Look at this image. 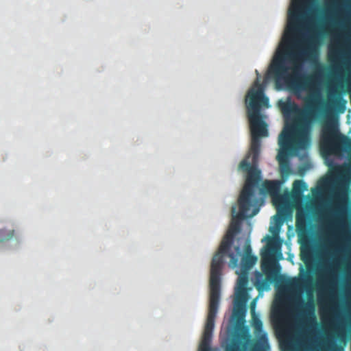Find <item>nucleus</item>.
Returning <instances> with one entry per match:
<instances>
[{
    "mask_svg": "<svg viewBox=\"0 0 351 351\" xmlns=\"http://www.w3.org/2000/svg\"><path fill=\"white\" fill-rule=\"evenodd\" d=\"M346 101L341 97H337L331 100V104L338 112H343L346 108Z\"/></svg>",
    "mask_w": 351,
    "mask_h": 351,
    "instance_id": "2eb2a0df",
    "label": "nucleus"
},
{
    "mask_svg": "<svg viewBox=\"0 0 351 351\" xmlns=\"http://www.w3.org/2000/svg\"><path fill=\"white\" fill-rule=\"evenodd\" d=\"M309 275L305 276L302 279L291 278L286 282V287L289 290L296 291L300 289L302 282H306L311 280Z\"/></svg>",
    "mask_w": 351,
    "mask_h": 351,
    "instance_id": "9d476101",
    "label": "nucleus"
},
{
    "mask_svg": "<svg viewBox=\"0 0 351 351\" xmlns=\"http://www.w3.org/2000/svg\"><path fill=\"white\" fill-rule=\"evenodd\" d=\"M247 117L250 125L252 141L250 154L239 164V169L247 172L245 184L239 195L241 215H246L249 206L253 201V189L257 187L261 180V171L257 169L261 152V136H267V124L262 120L261 107H269V99L264 94V87L258 79L254 82L247 95Z\"/></svg>",
    "mask_w": 351,
    "mask_h": 351,
    "instance_id": "f03ea898",
    "label": "nucleus"
},
{
    "mask_svg": "<svg viewBox=\"0 0 351 351\" xmlns=\"http://www.w3.org/2000/svg\"><path fill=\"white\" fill-rule=\"evenodd\" d=\"M253 326L255 331L257 332H260L263 330V323L258 318H254L253 319Z\"/></svg>",
    "mask_w": 351,
    "mask_h": 351,
    "instance_id": "f3484780",
    "label": "nucleus"
},
{
    "mask_svg": "<svg viewBox=\"0 0 351 351\" xmlns=\"http://www.w3.org/2000/svg\"><path fill=\"white\" fill-rule=\"evenodd\" d=\"M247 298H237L234 299V306L233 310V317L239 319H243L245 316V305Z\"/></svg>",
    "mask_w": 351,
    "mask_h": 351,
    "instance_id": "6e6552de",
    "label": "nucleus"
},
{
    "mask_svg": "<svg viewBox=\"0 0 351 351\" xmlns=\"http://www.w3.org/2000/svg\"><path fill=\"white\" fill-rule=\"evenodd\" d=\"M257 257L254 255H243L241 265L243 272H247L256 263Z\"/></svg>",
    "mask_w": 351,
    "mask_h": 351,
    "instance_id": "f8f14e48",
    "label": "nucleus"
},
{
    "mask_svg": "<svg viewBox=\"0 0 351 351\" xmlns=\"http://www.w3.org/2000/svg\"><path fill=\"white\" fill-rule=\"evenodd\" d=\"M312 0H293L288 13L286 30H300L303 10Z\"/></svg>",
    "mask_w": 351,
    "mask_h": 351,
    "instance_id": "20e7f679",
    "label": "nucleus"
},
{
    "mask_svg": "<svg viewBox=\"0 0 351 351\" xmlns=\"http://www.w3.org/2000/svg\"><path fill=\"white\" fill-rule=\"evenodd\" d=\"M302 258L304 261H306V258H305V254H302Z\"/></svg>",
    "mask_w": 351,
    "mask_h": 351,
    "instance_id": "5701e85b",
    "label": "nucleus"
},
{
    "mask_svg": "<svg viewBox=\"0 0 351 351\" xmlns=\"http://www.w3.org/2000/svg\"><path fill=\"white\" fill-rule=\"evenodd\" d=\"M14 235V230H8L5 229L0 230V242L7 241L11 239Z\"/></svg>",
    "mask_w": 351,
    "mask_h": 351,
    "instance_id": "dca6fc26",
    "label": "nucleus"
},
{
    "mask_svg": "<svg viewBox=\"0 0 351 351\" xmlns=\"http://www.w3.org/2000/svg\"><path fill=\"white\" fill-rule=\"evenodd\" d=\"M295 304L297 306H301L300 313L308 326H315L317 324L316 317L315 315V304L313 300H308L304 302L299 295L294 298Z\"/></svg>",
    "mask_w": 351,
    "mask_h": 351,
    "instance_id": "39448f33",
    "label": "nucleus"
},
{
    "mask_svg": "<svg viewBox=\"0 0 351 351\" xmlns=\"http://www.w3.org/2000/svg\"><path fill=\"white\" fill-rule=\"evenodd\" d=\"M295 227L298 232H304L307 230L308 217L305 213L298 211L295 216Z\"/></svg>",
    "mask_w": 351,
    "mask_h": 351,
    "instance_id": "1a4fd4ad",
    "label": "nucleus"
},
{
    "mask_svg": "<svg viewBox=\"0 0 351 351\" xmlns=\"http://www.w3.org/2000/svg\"><path fill=\"white\" fill-rule=\"evenodd\" d=\"M337 55H338V53L337 52H335L333 53L332 51H330V53H329V57H330V59L332 60V59H335L337 57Z\"/></svg>",
    "mask_w": 351,
    "mask_h": 351,
    "instance_id": "4be33fe9",
    "label": "nucleus"
},
{
    "mask_svg": "<svg viewBox=\"0 0 351 351\" xmlns=\"http://www.w3.org/2000/svg\"><path fill=\"white\" fill-rule=\"evenodd\" d=\"M226 351H241L237 343H232L227 346Z\"/></svg>",
    "mask_w": 351,
    "mask_h": 351,
    "instance_id": "a211bd4d",
    "label": "nucleus"
},
{
    "mask_svg": "<svg viewBox=\"0 0 351 351\" xmlns=\"http://www.w3.org/2000/svg\"><path fill=\"white\" fill-rule=\"evenodd\" d=\"M258 202L259 199L255 195V190L253 189V201L251 205L249 206V210L246 215L243 216L241 215V210L239 198L238 199L239 211L236 216L232 217L229 228L223 237L218 250L213 257L210 265L208 312L199 346V351H211L210 343L215 327V321L219 305L221 276L224 264V258L226 256H229L230 258V265L232 267L237 265L239 257L241 254V248L239 246H234V252H230V248L233 244L235 235L239 232L241 230V223L239 220L252 217L256 215L259 211Z\"/></svg>",
    "mask_w": 351,
    "mask_h": 351,
    "instance_id": "f257e3e1",
    "label": "nucleus"
},
{
    "mask_svg": "<svg viewBox=\"0 0 351 351\" xmlns=\"http://www.w3.org/2000/svg\"><path fill=\"white\" fill-rule=\"evenodd\" d=\"M307 186L303 180H295L293 184L292 195L294 198H299L303 192L306 190Z\"/></svg>",
    "mask_w": 351,
    "mask_h": 351,
    "instance_id": "ddd939ff",
    "label": "nucleus"
},
{
    "mask_svg": "<svg viewBox=\"0 0 351 351\" xmlns=\"http://www.w3.org/2000/svg\"><path fill=\"white\" fill-rule=\"evenodd\" d=\"M280 184L279 180H265L262 184V191L271 195L274 205L280 204L282 202V196L280 193Z\"/></svg>",
    "mask_w": 351,
    "mask_h": 351,
    "instance_id": "423d86ee",
    "label": "nucleus"
},
{
    "mask_svg": "<svg viewBox=\"0 0 351 351\" xmlns=\"http://www.w3.org/2000/svg\"><path fill=\"white\" fill-rule=\"evenodd\" d=\"M336 94H337L336 91H335V92H334V93H329V97H330L332 95H336Z\"/></svg>",
    "mask_w": 351,
    "mask_h": 351,
    "instance_id": "b1692460",
    "label": "nucleus"
},
{
    "mask_svg": "<svg viewBox=\"0 0 351 351\" xmlns=\"http://www.w3.org/2000/svg\"><path fill=\"white\" fill-rule=\"evenodd\" d=\"M271 261L270 252H266L262 254L261 269L265 273H268L271 269Z\"/></svg>",
    "mask_w": 351,
    "mask_h": 351,
    "instance_id": "4468645a",
    "label": "nucleus"
},
{
    "mask_svg": "<svg viewBox=\"0 0 351 351\" xmlns=\"http://www.w3.org/2000/svg\"><path fill=\"white\" fill-rule=\"evenodd\" d=\"M330 350V351H343L342 348H339L336 344L332 345Z\"/></svg>",
    "mask_w": 351,
    "mask_h": 351,
    "instance_id": "412c9836",
    "label": "nucleus"
},
{
    "mask_svg": "<svg viewBox=\"0 0 351 351\" xmlns=\"http://www.w3.org/2000/svg\"><path fill=\"white\" fill-rule=\"evenodd\" d=\"M248 282L247 272L242 274L238 278L237 286L235 291V297L247 298L246 287Z\"/></svg>",
    "mask_w": 351,
    "mask_h": 351,
    "instance_id": "0eeeda50",
    "label": "nucleus"
},
{
    "mask_svg": "<svg viewBox=\"0 0 351 351\" xmlns=\"http://www.w3.org/2000/svg\"><path fill=\"white\" fill-rule=\"evenodd\" d=\"M282 332L283 335L287 337H289L291 336V331L287 328H282Z\"/></svg>",
    "mask_w": 351,
    "mask_h": 351,
    "instance_id": "aec40b11",
    "label": "nucleus"
},
{
    "mask_svg": "<svg viewBox=\"0 0 351 351\" xmlns=\"http://www.w3.org/2000/svg\"><path fill=\"white\" fill-rule=\"evenodd\" d=\"M320 150L324 155H338L342 151L350 154L351 164V138L341 134L332 123L324 125L320 138Z\"/></svg>",
    "mask_w": 351,
    "mask_h": 351,
    "instance_id": "7ed1b4c3",
    "label": "nucleus"
},
{
    "mask_svg": "<svg viewBox=\"0 0 351 351\" xmlns=\"http://www.w3.org/2000/svg\"><path fill=\"white\" fill-rule=\"evenodd\" d=\"M267 348H269V344L267 335L263 334L254 341L251 351H265Z\"/></svg>",
    "mask_w": 351,
    "mask_h": 351,
    "instance_id": "9b49d317",
    "label": "nucleus"
},
{
    "mask_svg": "<svg viewBox=\"0 0 351 351\" xmlns=\"http://www.w3.org/2000/svg\"><path fill=\"white\" fill-rule=\"evenodd\" d=\"M244 255H252V248L249 241H247L244 246Z\"/></svg>",
    "mask_w": 351,
    "mask_h": 351,
    "instance_id": "6ab92c4d",
    "label": "nucleus"
}]
</instances>
